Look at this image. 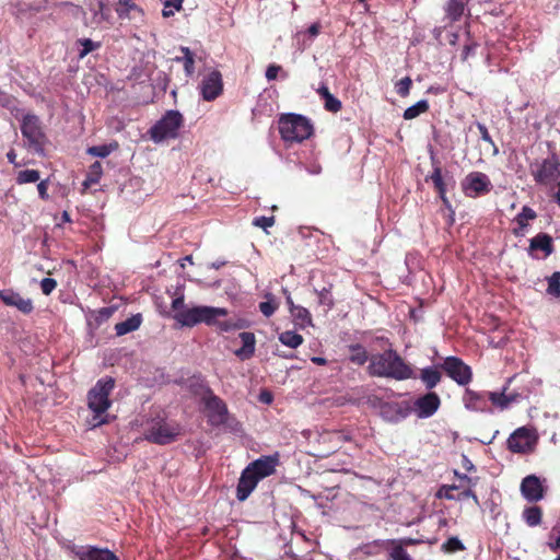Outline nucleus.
Masks as SVG:
<instances>
[{
  "instance_id": "1",
  "label": "nucleus",
  "mask_w": 560,
  "mask_h": 560,
  "mask_svg": "<svg viewBox=\"0 0 560 560\" xmlns=\"http://www.w3.org/2000/svg\"><path fill=\"white\" fill-rule=\"evenodd\" d=\"M368 373L375 377L406 381L417 378L416 372L410 363L392 347L370 357Z\"/></svg>"
},
{
  "instance_id": "2",
  "label": "nucleus",
  "mask_w": 560,
  "mask_h": 560,
  "mask_svg": "<svg viewBox=\"0 0 560 560\" xmlns=\"http://www.w3.org/2000/svg\"><path fill=\"white\" fill-rule=\"evenodd\" d=\"M115 387V380L106 376L96 382L88 393V406L94 412L93 427H98L108 422L107 417L102 415L110 407L109 395Z\"/></svg>"
},
{
  "instance_id": "3",
  "label": "nucleus",
  "mask_w": 560,
  "mask_h": 560,
  "mask_svg": "<svg viewBox=\"0 0 560 560\" xmlns=\"http://www.w3.org/2000/svg\"><path fill=\"white\" fill-rule=\"evenodd\" d=\"M281 139L284 142H302L313 135V125L308 118L299 114H282L278 121Z\"/></svg>"
},
{
  "instance_id": "4",
  "label": "nucleus",
  "mask_w": 560,
  "mask_h": 560,
  "mask_svg": "<svg viewBox=\"0 0 560 560\" xmlns=\"http://www.w3.org/2000/svg\"><path fill=\"white\" fill-rule=\"evenodd\" d=\"M182 434L183 428L178 422L161 417L148 421L143 432L145 441L158 445L171 444L177 441Z\"/></svg>"
},
{
  "instance_id": "5",
  "label": "nucleus",
  "mask_w": 560,
  "mask_h": 560,
  "mask_svg": "<svg viewBox=\"0 0 560 560\" xmlns=\"http://www.w3.org/2000/svg\"><path fill=\"white\" fill-rule=\"evenodd\" d=\"M229 311L224 307H214L207 305L192 306L189 310H183L178 314H174V319L184 327H194L199 324L212 326L215 318L225 317Z\"/></svg>"
},
{
  "instance_id": "6",
  "label": "nucleus",
  "mask_w": 560,
  "mask_h": 560,
  "mask_svg": "<svg viewBox=\"0 0 560 560\" xmlns=\"http://www.w3.org/2000/svg\"><path fill=\"white\" fill-rule=\"evenodd\" d=\"M21 133L28 149L43 155L48 138L40 118L35 114H26L21 120Z\"/></svg>"
},
{
  "instance_id": "7",
  "label": "nucleus",
  "mask_w": 560,
  "mask_h": 560,
  "mask_svg": "<svg viewBox=\"0 0 560 560\" xmlns=\"http://www.w3.org/2000/svg\"><path fill=\"white\" fill-rule=\"evenodd\" d=\"M202 402L206 409L208 423L212 427L237 424L236 420L231 417L228 406L222 398L217 396L211 388H207L202 396Z\"/></svg>"
},
{
  "instance_id": "8",
  "label": "nucleus",
  "mask_w": 560,
  "mask_h": 560,
  "mask_svg": "<svg viewBox=\"0 0 560 560\" xmlns=\"http://www.w3.org/2000/svg\"><path fill=\"white\" fill-rule=\"evenodd\" d=\"M183 115L177 110H167L149 130L152 141L162 142L165 139H174L183 126Z\"/></svg>"
},
{
  "instance_id": "9",
  "label": "nucleus",
  "mask_w": 560,
  "mask_h": 560,
  "mask_svg": "<svg viewBox=\"0 0 560 560\" xmlns=\"http://www.w3.org/2000/svg\"><path fill=\"white\" fill-rule=\"evenodd\" d=\"M537 442L538 435L534 429L521 427L510 434L506 445L514 454H529L535 451Z\"/></svg>"
},
{
  "instance_id": "10",
  "label": "nucleus",
  "mask_w": 560,
  "mask_h": 560,
  "mask_svg": "<svg viewBox=\"0 0 560 560\" xmlns=\"http://www.w3.org/2000/svg\"><path fill=\"white\" fill-rule=\"evenodd\" d=\"M463 194L468 198H478L488 195L493 186L489 176L482 172L468 173L460 182Z\"/></svg>"
},
{
  "instance_id": "11",
  "label": "nucleus",
  "mask_w": 560,
  "mask_h": 560,
  "mask_svg": "<svg viewBox=\"0 0 560 560\" xmlns=\"http://www.w3.org/2000/svg\"><path fill=\"white\" fill-rule=\"evenodd\" d=\"M532 175L537 184L552 185L560 179V161L552 154L544 159L540 163L532 166Z\"/></svg>"
},
{
  "instance_id": "12",
  "label": "nucleus",
  "mask_w": 560,
  "mask_h": 560,
  "mask_svg": "<svg viewBox=\"0 0 560 560\" xmlns=\"http://www.w3.org/2000/svg\"><path fill=\"white\" fill-rule=\"evenodd\" d=\"M442 371L460 386L468 385L472 380V370L460 358L450 355L440 364Z\"/></svg>"
},
{
  "instance_id": "13",
  "label": "nucleus",
  "mask_w": 560,
  "mask_h": 560,
  "mask_svg": "<svg viewBox=\"0 0 560 560\" xmlns=\"http://www.w3.org/2000/svg\"><path fill=\"white\" fill-rule=\"evenodd\" d=\"M441 406L440 396L434 392H428L413 401L411 410L418 418L424 419L433 416Z\"/></svg>"
},
{
  "instance_id": "14",
  "label": "nucleus",
  "mask_w": 560,
  "mask_h": 560,
  "mask_svg": "<svg viewBox=\"0 0 560 560\" xmlns=\"http://www.w3.org/2000/svg\"><path fill=\"white\" fill-rule=\"evenodd\" d=\"M280 455L275 453L272 455H264L252 462L246 468L250 470L259 480L269 477L276 472V467L279 465Z\"/></svg>"
},
{
  "instance_id": "15",
  "label": "nucleus",
  "mask_w": 560,
  "mask_h": 560,
  "mask_svg": "<svg viewBox=\"0 0 560 560\" xmlns=\"http://www.w3.org/2000/svg\"><path fill=\"white\" fill-rule=\"evenodd\" d=\"M411 412L408 401H384L380 405L382 418L388 422H398L407 418Z\"/></svg>"
},
{
  "instance_id": "16",
  "label": "nucleus",
  "mask_w": 560,
  "mask_h": 560,
  "mask_svg": "<svg viewBox=\"0 0 560 560\" xmlns=\"http://www.w3.org/2000/svg\"><path fill=\"white\" fill-rule=\"evenodd\" d=\"M223 92L222 75L218 70L211 71L206 75L200 84V93L205 101L211 102L219 97Z\"/></svg>"
},
{
  "instance_id": "17",
  "label": "nucleus",
  "mask_w": 560,
  "mask_h": 560,
  "mask_svg": "<svg viewBox=\"0 0 560 560\" xmlns=\"http://www.w3.org/2000/svg\"><path fill=\"white\" fill-rule=\"evenodd\" d=\"M352 441V434L349 430H332L326 431L320 434L319 443L328 444L326 454H332L337 452L346 442Z\"/></svg>"
},
{
  "instance_id": "18",
  "label": "nucleus",
  "mask_w": 560,
  "mask_h": 560,
  "mask_svg": "<svg viewBox=\"0 0 560 560\" xmlns=\"http://www.w3.org/2000/svg\"><path fill=\"white\" fill-rule=\"evenodd\" d=\"M431 180L433 184L434 190L438 192V196L440 197L443 206L452 213L454 214L453 207L451 205V201L448 200L446 196V180L443 176V170L441 165L433 164V171L430 175L425 177V182Z\"/></svg>"
},
{
  "instance_id": "19",
  "label": "nucleus",
  "mask_w": 560,
  "mask_h": 560,
  "mask_svg": "<svg viewBox=\"0 0 560 560\" xmlns=\"http://www.w3.org/2000/svg\"><path fill=\"white\" fill-rule=\"evenodd\" d=\"M521 493L528 502H538L544 498L545 489L536 475H528L521 482Z\"/></svg>"
},
{
  "instance_id": "20",
  "label": "nucleus",
  "mask_w": 560,
  "mask_h": 560,
  "mask_svg": "<svg viewBox=\"0 0 560 560\" xmlns=\"http://www.w3.org/2000/svg\"><path fill=\"white\" fill-rule=\"evenodd\" d=\"M463 404L467 410L475 412H488L490 408L488 406V393L476 392L470 388H466L463 395Z\"/></svg>"
},
{
  "instance_id": "21",
  "label": "nucleus",
  "mask_w": 560,
  "mask_h": 560,
  "mask_svg": "<svg viewBox=\"0 0 560 560\" xmlns=\"http://www.w3.org/2000/svg\"><path fill=\"white\" fill-rule=\"evenodd\" d=\"M0 300L8 306L16 307L25 315H28L34 311L33 301L31 299H25L20 293L11 290L0 291Z\"/></svg>"
},
{
  "instance_id": "22",
  "label": "nucleus",
  "mask_w": 560,
  "mask_h": 560,
  "mask_svg": "<svg viewBox=\"0 0 560 560\" xmlns=\"http://www.w3.org/2000/svg\"><path fill=\"white\" fill-rule=\"evenodd\" d=\"M260 480L254 476L253 472H250L249 469L245 468L241 477L238 479V483L236 487V498L238 501H245L250 493L254 491V489L257 487L258 482Z\"/></svg>"
},
{
  "instance_id": "23",
  "label": "nucleus",
  "mask_w": 560,
  "mask_h": 560,
  "mask_svg": "<svg viewBox=\"0 0 560 560\" xmlns=\"http://www.w3.org/2000/svg\"><path fill=\"white\" fill-rule=\"evenodd\" d=\"M75 556L79 560H119L110 550L93 546L80 547L75 550Z\"/></svg>"
},
{
  "instance_id": "24",
  "label": "nucleus",
  "mask_w": 560,
  "mask_h": 560,
  "mask_svg": "<svg viewBox=\"0 0 560 560\" xmlns=\"http://www.w3.org/2000/svg\"><path fill=\"white\" fill-rule=\"evenodd\" d=\"M541 250L544 257L550 256L555 252L553 240L547 233H538L529 241L528 254L534 256V252Z\"/></svg>"
},
{
  "instance_id": "25",
  "label": "nucleus",
  "mask_w": 560,
  "mask_h": 560,
  "mask_svg": "<svg viewBox=\"0 0 560 560\" xmlns=\"http://www.w3.org/2000/svg\"><path fill=\"white\" fill-rule=\"evenodd\" d=\"M243 342L242 348L235 350V355L241 360H248L255 354L256 338L250 331H243L238 335Z\"/></svg>"
},
{
  "instance_id": "26",
  "label": "nucleus",
  "mask_w": 560,
  "mask_h": 560,
  "mask_svg": "<svg viewBox=\"0 0 560 560\" xmlns=\"http://www.w3.org/2000/svg\"><path fill=\"white\" fill-rule=\"evenodd\" d=\"M440 370V364L434 366H427L420 370L419 378L429 392L436 387L441 382L442 373Z\"/></svg>"
},
{
  "instance_id": "27",
  "label": "nucleus",
  "mask_w": 560,
  "mask_h": 560,
  "mask_svg": "<svg viewBox=\"0 0 560 560\" xmlns=\"http://www.w3.org/2000/svg\"><path fill=\"white\" fill-rule=\"evenodd\" d=\"M467 2L465 0H448L444 10L448 24L458 22L464 15Z\"/></svg>"
},
{
  "instance_id": "28",
  "label": "nucleus",
  "mask_w": 560,
  "mask_h": 560,
  "mask_svg": "<svg viewBox=\"0 0 560 560\" xmlns=\"http://www.w3.org/2000/svg\"><path fill=\"white\" fill-rule=\"evenodd\" d=\"M536 217L537 213L534 209L528 206H524L522 211L514 219L518 228L513 230V234L516 236L524 235V230L528 226V221L536 219Z\"/></svg>"
},
{
  "instance_id": "29",
  "label": "nucleus",
  "mask_w": 560,
  "mask_h": 560,
  "mask_svg": "<svg viewBox=\"0 0 560 560\" xmlns=\"http://www.w3.org/2000/svg\"><path fill=\"white\" fill-rule=\"evenodd\" d=\"M116 12L120 19H132L142 15V9L133 0H118Z\"/></svg>"
},
{
  "instance_id": "30",
  "label": "nucleus",
  "mask_w": 560,
  "mask_h": 560,
  "mask_svg": "<svg viewBox=\"0 0 560 560\" xmlns=\"http://www.w3.org/2000/svg\"><path fill=\"white\" fill-rule=\"evenodd\" d=\"M508 387H503L502 392H488V400L491 401V404L500 409L505 410L510 407V405L515 400V395H506Z\"/></svg>"
},
{
  "instance_id": "31",
  "label": "nucleus",
  "mask_w": 560,
  "mask_h": 560,
  "mask_svg": "<svg viewBox=\"0 0 560 560\" xmlns=\"http://www.w3.org/2000/svg\"><path fill=\"white\" fill-rule=\"evenodd\" d=\"M91 10L93 11L92 24L98 26L104 22L110 23L112 10L104 0H97L96 5Z\"/></svg>"
},
{
  "instance_id": "32",
  "label": "nucleus",
  "mask_w": 560,
  "mask_h": 560,
  "mask_svg": "<svg viewBox=\"0 0 560 560\" xmlns=\"http://www.w3.org/2000/svg\"><path fill=\"white\" fill-rule=\"evenodd\" d=\"M141 323H142L141 314L132 315L131 317L127 318L126 320H122L115 325L116 335L124 336L126 334L135 331L140 327Z\"/></svg>"
},
{
  "instance_id": "33",
  "label": "nucleus",
  "mask_w": 560,
  "mask_h": 560,
  "mask_svg": "<svg viewBox=\"0 0 560 560\" xmlns=\"http://www.w3.org/2000/svg\"><path fill=\"white\" fill-rule=\"evenodd\" d=\"M349 351H350L349 360L353 364L363 365L368 361L370 362L368 351L365 350V348L362 345H360V343L350 345Z\"/></svg>"
},
{
  "instance_id": "34",
  "label": "nucleus",
  "mask_w": 560,
  "mask_h": 560,
  "mask_svg": "<svg viewBox=\"0 0 560 560\" xmlns=\"http://www.w3.org/2000/svg\"><path fill=\"white\" fill-rule=\"evenodd\" d=\"M183 57H176L174 60L183 62L184 70L187 77H191L195 73V55L188 47H180Z\"/></svg>"
},
{
  "instance_id": "35",
  "label": "nucleus",
  "mask_w": 560,
  "mask_h": 560,
  "mask_svg": "<svg viewBox=\"0 0 560 560\" xmlns=\"http://www.w3.org/2000/svg\"><path fill=\"white\" fill-rule=\"evenodd\" d=\"M523 518L528 526H538L542 520V509L538 505L528 506L523 511Z\"/></svg>"
},
{
  "instance_id": "36",
  "label": "nucleus",
  "mask_w": 560,
  "mask_h": 560,
  "mask_svg": "<svg viewBox=\"0 0 560 560\" xmlns=\"http://www.w3.org/2000/svg\"><path fill=\"white\" fill-rule=\"evenodd\" d=\"M279 341L291 349H296L303 343L304 338L293 330H285L279 335Z\"/></svg>"
},
{
  "instance_id": "37",
  "label": "nucleus",
  "mask_w": 560,
  "mask_h": 560,
  "mask_svg": "<svg viewBox=\"0 0 560 560\" xmlns=\"http://www.w3.org/2000/svg\"><path fill=\"white\" fill-rule=\"evenodd\" d=\"M118 148H119L118 142L113 141L108 144L90 147V148H88L86 152H88V154H90L92 156H97V158L104 159V158L108 156L112 152L116 151Z\"/></svg>"
},
{
  "instance_id": "38",
  "label": "nucleus",
  "mask_w": 560,
  "mask_h": 560,
  "mask_svg": "<svg viewBox=\"0 0 560 560\" xmlns=\"http://www.w3.org/2000/svg\"><path fill=\"white\" fill-rule=\"evenodd\" d=\"M219 331L221 332H230L234 330H238L246 327V322L244 319L237 320H219L215 318V324H212Z\"/></svg>"
},
{
  "instance_id": "39",
  "label": "nucleus",
  "mask_w": 560,
  "mask_h": 560,
  "mask_svg": "<svg viewBox=\"0 0 560 560\" xmlns=\"http://www.w3.org/2000/svg\"><path fill=\"white\" fill-rule=\"evenodd\" d=\"M429 110V103L427 100H421L417 102L415 105L408 107L404 112V118L406 120H411L417 118L419 115L427 113Z\"/></svg>"
},
{
  "instance_id": "40",
  "label": "nucleus",
  "mask_w": 560,
  "mask_h": 560,
  "mask_svg": "<svg viewBox=\"0 0 560 560\" xmlns=\"http://www.w3.org/2000/svg\"><path fill=\"white\" fill-rule=\"evenodd\" d=\"M291 315L295 320L300 323L301 326H312V315L310 311L303 306H296L291 310Z\"/></svg>"
},
{
  "instance_id": "41",
  "label": "nucleus",
  "mask_w": 560,
  "mask_h": 560,
  "mask_svg": "<svg viewBox=\"0 0 560 560\" xmlns=\"http://www.w3.org/2000/svg\"><path fill=\"white\" fill-rule=\"evenodd\" d=\"M40 179V173L37 170L20 171L16 175L15 182L18 185L36 183Z\"/></svg>"
},
{
  "instance_id": "42",
  "label": "nucleus",
  "mask_w": 560,
  "mask_h": 560,
  "mask_svg": "<svg viewBox=\"0 0 560 560\" xmlns=\"http://www.w3.org/2000/svg\"><path fill=\"white\" fill-rule=\"evenodd\" d=\"M388 550V560H412L411 556L401 546L383 545Z\"/></svg>"
},
{
  "instance_id": "43",
  "label": "nucleus",
  "mask_w": 560,
  "mask_h": 560,
  "mask_svg": "<svg viewBox=\"0 0 560 560\" xmlns=\"http://www.w3.org/2000/svg\"><path fill=\"white\" fill-rule=\"evenodd\" d=\"M102 174H103L102 163L98 161H95L89 167L85 184H97L102 177Z\"/></svg>"
},
{
  "instance_id": "44",
  "label": "nucleus",
  "mask_w": 560,
  "mask_h": 560,
  "mask_svg": "<svg viewBox=\"0 0 560 560\" xmlns=\"http://www.w3.org/2000/svg\"><path fill=\"white\" fill-rule=\"evenodd\" d=\"M457 482L453 483L456 490L474 488L477 485V480L468 477L465 474H459L458 471H454Z\"/></svg>"
},
{
  "instance_id": "45",
  "label": "nucleus",
  "mask_w": 560,
  "mask_h": 560,
  "mask_svg": "<svg viewBox=\"0 0 560 560\" xmlns=\"http://www.w3.org/2000/svg\"><path fill=\"white\" fill-rule=\"evenodd\" d=\"M318 296V303L327 307V310H331L334 307V296L331 294L330 288H323L319 291H315Z\"/></svg>"
},
{
  "instance_id": "46",
  "label": "nucleus",
  "mask_w": 560,
  "mask_h": 560,
  "mask_svg": "<svg viewBox=\"0 0 560 560\" xmlns=\"http://www.w3.org/2000/svg\"><path fill=\"white\" fill-rule=\"evenodd\" d=\"M547 293L559 298L560 296V272L556 271L548 278Z\"/></svg>"
},
{
  "instance_id": "47",
  "label": "nucleus",
  "mask_w": 560,
  "mask_h": 560,
  "mask_svg": "<svg viewBox=\"0 0 560 560\" xmlns=\"http://www.w3.org/2000/svg\"><path fill=\"white\" fill-rule=\"evenodd\" d=\"M442 549L445 552L453 553L465 550V546L457 537H451L442 545Z\"/></svg>"
},
{
  "instance_id": "48",
  "label": "nucleus",
  "mask_w": 560,
  "mask_h": 560,
  "mask_svg": "<svg viewBox=\"0 0 560 560\" xmlns=\"http://www.w3.org/2000/svg\"><path fill=\"white\" fill-rule=\"evenodd\" d=\"M411 86L412 80L410 77L402 78L395 85L397 94L401 97H407L409 95Z\"/></svg>"
},
{
  "instance_id": "49",
  "label": "nucleus",
  "mask_w": 560,
  "mask_h": 560,
  "mask_svg": "<svg viewBox=\"0 0 560 560\" xmlns=\"http://www.w3.org/2000/svg\"><path fill=\"white\" fill-rule=\"evenodd\" d=\"M78 43L82 46V50L79 54L80 58L85 57L88 54L100 48V46H101L100 43H95L89 38L79 39Z\"/></svg>"
},
{
  "instance_id": "50",
  "label": "nucleus",
  "mask_w": 560,
  "mask_h": 560,
  "mask_svg": "<svg viewBox=\"0 0 560 560\" xmlns=\"http://www.w3.org/2000/svg\"><path fill=\"white\" fill-rule=\"evenodd\" d=\"M417 544V540L413 539V538H409V537H406V538H401V539H388V540H385V541H375V545H387V546H401V548H405L407 546H412V545H416Z\"/></svg>"
},
{
  "instance_id": "51",
  "label": "nucleus",
  "mask_w": 560,
  "mask_h": 560,
  "mask_svg": "<svg viewBox=\"0 0 560 560\" xmlns=\"http://www.w3.org/2000/svg\"><path fill=\"white\" fill-rule=\"evenodd\" d=\"M456 491L457 493L455 495V501H463L465 499L471 498L477 506L480 505L479 499L472 488L459 489Z\"/></svg>"
},
{
  "instance_id": "52",
  "label": "nucleus",
  "mask_w": 560,
  "mask_h": 560,
  "mask_svg": "<svg viewBox=\"0 0 560 560\" xmlns=\"http://www.w3.org/2000/svg\"><path fill=\"white\" fill-rule=\"evenodd\" d=\"M324 107L327 112L338 113L339 110H341L342 104L337 97L330 94L324 100Z\"/></svg>"
},
{
  "instance_id": "53",
  "label": "nucleus",
  "mask_w": 560,
  "mask_h": 560,
  "mask_svg": "<svg viewBox=\"0 0 560 560\" xmlns=\"http://www.w3.org/2000/svg\"><path fill=\"white\" fill-rule=\"evenodd\" d=\"M455 487L453 485H444L442 486L438 493H436V497L440 498V499H446V500H454L455 501Z\"/></svg>"
},
{
  "instance_id": "54",
  "label": "nucleus",
  "mask_w": 560,
  "mask_h": 560,
  "mask_svg": "<svg viewBox=\"0 0 560 560\" xmlns=\"http://www.w3.org/2000/svg\"><path fill=\"white\" fill-rule=\"evenodd\" d=\"M278 304L275 301H265L259 303V311L266 316L270 317L277 311Z\"/></svg>"
},
{
  "instance_id": "55",
  "label": "nucleus",
  "mask_w": 560,
  "mask_h": 560,
  "mask_svg": "<svg viewBox=\"0 0 560 560\" xmlns=\"http://www.w3.org/2000/svg\"><path fill=\"white\" fill-rule=\"evenodd\" d=\"M180 8L182 0H175L174 2L166 1L162 14L164 18L172 16L174 14V11H178Z\"/></svg>"
},
{
  "instance_id": "56",
  "label": "nucleus",
  "mask_w": 560,
  "mask_h": 560,
  "mask_svg": "<svg viewBox=\"0 0 560 560\" xmlns=\"http://www.w3.org/2000/svg\"><path fill=\"white\" fill-rule=\"evenodd\" d=\"M57 288V281L52 278H44L40 281V289L43 294L49 295Z\"/></svg>"
},
{
  "instance_id": "57",
  "label": "nucleus",
  "mask_w": 560,
  "mask_h": 560,
  "mask_svg": "<svg viewBox=\"0 0 560 560\" xmlns=\"http://www.w3.org/2000/svg\"><path fill=\"white\" fill-rule=\"evenodd\" d=\"M253 224L255 226L261 228L265 231L272 226L275 224V218L273 217H257L254 219Z\"/></svg>"
},
{
  "instance_id": "58",
  "label": "nucleus",
  "mask_w": 560,
  "mask_h": 560,
  "mask_svg": "<svg viewBox=\"0 0 560 560\" xmlns=\"http://www.w3.org/2000/svg\"><path fill=\"white\" fill-rule=\"evenodd\" d=\"M282 70L281 66L279 65H276V63H271L267 67V70H266V79L268 81H273L277 79L278 77V73Z\"/></svg>"
},
{
  "instance_id": "59",
  "label": "nucleus",
  "mask_w": 560,
  "mask_h": 560,
  "mask_svg": "<svg viewBox=\"0 0 560 560\" xmlns=\"http://www.w3.org/2000/svg\"><path fill=\"white\" fill-rule=\"evenodd\" d=\"M184 301H185L184 295H179L173 300L172 310L175 312V314L180 313L183 310L190 308V307L185 306Z\"/></svg>"
},
{
  "instance_id": "60",
  "label": "nucleus",
  "mask_w": 560,
  "mask_h": 560,
  "mask_svg": "<svg viewBox=\"0 0 560 560\" xmlns=\"http://www.w3.org/2000/svg\"><path fill=\"white\" fill-rule=\"evenodd\" d=\"M477 128L480 132L481 139L494 147V142H493L487 127L481 122H477Z\"/></svg>"
},
{
  "instance_id": "61",
  "label": "nucleus",
  "mask_w": 560,
  "mask_h": 560,
  "mask_svg": "<svg viewBox=\"0 0 560 560\" xmlns=\"http://www.w3.org/2000/svg\"><path fill=\"white\" fill-rule=\"evenodd\" d=\"M48 179H43V180H39V183L37 184V190H38V195L40 197V199L43 200H47L48 199Z\"/></svg>"
},
{
  "instance_id": "62",
  "label": "nucleus",
  "mask_w": 560,
  "mask_h": 560,
  "mask_svg": "<svg viewBox=\"0 0 560 560\" xmlns=\"http://www.w3.org/2000/svg\"><path fill=\"white\" fill-rule=\"evenodd\" d=\"M7 159L10 163H12L15 167L20 166V164L16 162V152L14 149H11L7 153Z\"/></svg>"
},
{
  "instance_id": "63",
  "label": "nucleus",
  "mask_w": 560,
  "mask_h": 560,
  "mask_svg": "<svg viewBox=\"0 0 560 560\" xmlns=\"http://www.w3.org/2000/svg\"><path fill=\"white\" fill-rule=\"evenodd\" d=\"M317 93L319 94V96L325 100L327 96H329L331 93L329 92V89L327 85L325 84H322L318 90H317Z\"/></svg>"
},
{
  "instance_id": "64",
  "label": "nucleus",
  "mask_w": 560,
  "mask_h": 560,
  "mask_svg": "<svg viewBox=\"0 0 560 560\" xmlns=\"http://www.w3.org/2000/svg\"><path fill=\"white\" fill-rule=\"evenodd\" d=\"M319 31H320V24L319 23H313L307 32L311 36H317L319 34Z\"/></svg>"
}]
</instances>
